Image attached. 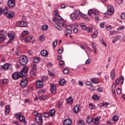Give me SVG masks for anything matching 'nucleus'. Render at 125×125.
I'll use <instances>...</instances> for the list:
<instances>
[{
  "label": "nucleus",
  "mask_w": 125,
  "mask_h": 125,
  "mask_svg": "<svg viewBox=\"0 0 125 125\" xmlns=\"http://www.w3.org/2000/svg\"><path fill=\"white\" fill-rule=\"evenodd\" d=\"M29 71L28 66H25L23 67V69L21 72H15L12 75V78L13 80H18L20 78L26 77L27 76V72Z\"/></svg>",
  "instance_id": "1"
},
{
  "label": "nucleus",
  "mask_w": 125,
  "mask_h": 125,
  "mask_svg": "<svg viewBox=\"0 0 125 125\" xmlns=\"http://www.w3.org/2000/svg\"><path fill=\"white\" fill-rule=\"evenodd\" d=\"M54 15L55 17L53 18V21L54 22L58 21V24H62L63 22V19L58 14L57 11L54 12Z\"/></svg>",
  "instance_id": "2"
},
{
  "label": "nucleus",
  "mask_w": 125,
  "mask_h": 125,
  "mask_svg": "<svg viewBox=\"0 0 125 125\" xmlns=\"http://www.w3.org/2000/svg\"><path fill=\"white\" fill-rule=\"evenodd\" d=\"M19 62L21 65L24 66L28 63V58L25 56H21L19 58Z\"/></svg>",
  "instance_id": "3"
},
{
  "label": "nucleus",
  "mask_w": 125,
  "mask_h": 125,
  "mask_svg": "<svg viewBox=\"0 0 125 125\" xmlns=\"http://www.w3.org/2000/svg\"><path fill=\"white\" fill-rule=\"evenodd\" d=\"M15 117L17 119L18 118L20 122H21L22 123H24V124H25L26 119L25 118V117L22 116V113H21V112L16 113L15 114Z\"/></svg>",
  "instance_id": "4"
},
{
  "label": "nucleus",
  "mask_w": 125,
  "mask_h": 125,
  "mask_svg": "<svg viewBox=\"0 0 125 125\" xmlns=\"http://www.w3.org/2000/svg\"><path fill=\"white\" fill-rule=\"evenodd\" d=\"M35 121L37 125H42V113H39L38 116L35 117Z\"/></svg>",
  "instance_id": "5"
},
{
  "label": "nucleus",
  "mask_w": 125,
  "mask_h": 125,
  "mask_svg": "<svg viewBox=\"0 0 125 125\" xmlns=\"http://www.w3.org/2000/svg\"><path fill=\"white\" fill-rule=\"evenodd\" d=\"M28 23L25 21H20L17 23V26L18 27H27Z\"/></svg>",
  "instance_id": "6"
},
{
  "label": "nucleus",
  "mask_w": 125,
  "mask_h": 125,
  "mask_svg": "<svg viewBox=\"0 0 125 125\" xmlns=\"http://www.w3.org/2000/svg\"><path fill=\"white\" fill-rule=\"evenodd\" d=\"M7 5L9 8H13L15 6V0H9L7 2Z\"/></svg>",
  "instance_id": "7"
},
{
  "label": "nucleus",
  "mask_w": 125,
  "mask_h": 125,
  "mask_svg": "<svg viewBox=\"0 0 125 125\" xmlns=\"http://www.w3.org/2000/svg\"><path fill=\"white\" fill-rule=\"evenodd\" d=\"M15 15V13L13 11H8V13L6 14V17L8 18V19H11V18H13L14 16Z\"/></svg>",
  "instance_id": "8"
},
{
  "label": "nucleus",
  "mask_w": 125,
  "mask_h": 125,
  "mask_svg": "<svg viewBox=\"0 0 125 125\" xmlns=\"http://www.w3.org/2000/svg\"><path fill=\"white\" fill-rule=\"evenodd\" d=\"M107 13L108 15H112L114 13V8L111 5L107 6Z\"/></svg>",
  "instance_id": "9"
},
{
  "label": "nucleus",
  "mask_w": 125,
  "mask_h": 125,
  "mask_svg": "<svg viewBox=\"0 0 125 125\" xmlns=\"http://www.w3.org/2000/svg\"><path fill=\"white\" fill-rule=\"evenodd\" d=\"M28 83V80L27 79H22L20 83V85L21 87H25Z\"/></svg>",
  "instance_id": "10"
},
{
  "label": "nucleus",
  "mask_w": 125,
  "mask_h": 125,
  "mask_svg": "<svg viewBox=\"0 0 125 125\" xmlns=\"http://www.w3.org/2000/svg\"><path fill=\"white\" fill-rule=\"evenodd\" d=\"M36 86L38 88H42L43 86V82L42 80H39L36 82Z\"/></svg>",
  "instance_id": "11"
},
{
  "label": "nucleus",
  "mask_w": 125,
  "mask_h": 125,
  "mask_svg": "<svg viewBox=\"0 0 125 125\" xmlns=\"http://www.w3.org/2000/svg\"><path fill=\"white\" fill-rule=\"evenodd\" d=\"M80 110H81V106L78 105H75L73 108V111L75 114H78L80 112Z\"/></svg>",
  "instance_id": "12"
},
{
  "label": "nucleus",
  "mask_w": 125,
  "mask_h": 125,
  "mask_svg": "<svg viewBox=\"0 0 125 125\" xmlns=\"http://www.w3.org/2000/svg\"><path fill=\"white\" fill-rule=\"evenodd\" d=\"M11 67V64L9 63H6L4 65L1 66V70H6L7 69H9Z\"/></svg>",
  "instance_id": "13"
},
{
  "label": "nucleus",
  "mask_w": 125,
  "mask_h": 125,
  "mask_svg": "<svg viewBox=\"0 0 125 125\" xmlns=\"http://www.w3.org/2000/svg\"><path fill=\"white\" fill-rule=\"evenodd\" d=\"M5 36H6V32L4 31H0V38L2 40H5Z\"/></svg>",
  "instance_id": "14"
},
{
  "label": "nucleus",
  "mask_w": 125,
  "mask_h": 125,
  "mask_svg": "<svg viewBox=\"0 0 125 125\" xmlns=\"http://www.w3.org/2000/svg\"><path fill=\"white\" fill-rule=\"evenodd\" d=\"M63 125H72V120L70 119H65L63 122Z\"/></svg>",
  "instance_id": "15"
},
{
  "label": "nucleus",
  "mask_w": 125,
  "mask_h": 125,
  "mask_svg": "<svg viewBox=\"0 0 125 125\" xmlns=\"http://www.w3.org/2000/svg\"><path fill=\"white\" fill-rule=\"evenodd\" d=\"M110 78L111 80H115L116 78V71L115 69H112L110 73Z\"/></svg>",
  "instance_id": "16"
},
{
  "label": "nucleus",
  "mask_w": 125,
  "mask_h": 125,
  "mask_svg": "<svg viewBox=\"0 0 125 125\" xmlns=\"http://www.w3.org/2000/svg\"><path fill=\"white\" fill-rule=\"evenodd\" d=\"M71 29H72L71 26H68L66 27V30L64 31L65 34H69V35H71V34H72V30H71Z\"/></svg>",
  "instance_id": "17"
},
{
  "label": "nucleus",
  "mask_w": 125,
  "mask_h": 125,
  "mask_svg": "<svg viewBox=\"0 0 125 125\" xmlns=\"http://www.w3.org/2000/svg\"><path fill=\"white\" fill-rule=\"evenodd\" d=\"M90 81L92 83L97 84L99 83L98 78H92L90 79Z\"/></svg>",
  "instance_id": "18"
},
{
  "label": "nucleus",
  "mask_w": 125,
  "mask_h": 125,
  "mask_svg": "<svg viewBox=\"0 0 125 125\" xmlns=\"http://www.w3.org/2000/svg\"><path fill=\"white\" fill-rule=\"evenodd\" d=\"M37 72V69H32L31 70L30 72V76L33 78V77H35V76H36V73Z\"/></svg>",
  "instance_id": "19"
},
{
  "label": "nucleus",
  "mask_w": 125,
  "mask_h": 125,
  "mask_svg": "<svg viewBox=\"0 0 125 125\" xmlns=\"http://www.w3.org/2000/svg\"><path fill=\"white\" fill-rule=\"evenodd\" d=\"M41 54L42 56L47 57V56H48V52H47L46 50H42L41 51Z\"/></svg>",
  "instance_id": "20"
},
{
  "label": "nucleus",
  "mask_w": 125,
  "mask_h": 125,
  "mask_svg": "<svg viewBox=\"0 0 125 125\" xmlns=\"http://www.w3.org/2000/svg\"><path fill=\"white\" fill-rule=\"evenodd\" d=\"M50 91L53 94L56 92V85L53 84L51 85Z\"/></svg>",
  "instance_id": "21"
},
{
  "label": "nucleus",
  "mask_w": 125,
  "mask_h": 125,
  "mask_svg": "<svg viewBox=\"0 0 125 125\" xmlns=\"http://www.w3.org/2000/svg\"><path fill=\"white\" fill-rule=\"evenodd\" d=\"M90 43L91 44V46L93 47L95 54H96L97 53V48H96V46L95 45V44H94V42H91Z\"/></svg>",
  "instance_id": "22"
},
{
  "label": "nucleus",
  "mask_w": 125,
  "mask_h": 125,
  "mask_svg": "<svg viewBox=\"0 0 125 125\" xmlns=\"http://www.w3.org/2000/svg\"><path fill=\"white\" fill-rule=\"evenodd\" d=\"M10 106L8 105L5 106V115H7L8 114H9L10 112Z\"/></svg>",
  "instance_id": "23"
},
{
  "label": "nucleus",
  "mask_w": 125,
  "mask_h": 125,
  "mask_svg": "<svg viewBox=\"0 0 125 125\" xmlns=\"http://www.w3.org/2000/svg\"><path fill=\"white\" fill-rule=\"evenodd\" d=\"M91 122H92V118L91 116H88L86 119V123H87L88 125H89Z\"/></svg>",
  "instance_id": "24"
},
{
  "label": "nucleus",
  "mask_w": 125,
  "mask_h": 125,
  "mask_svg": "<svg viewBox=\"0 0 125 125\" xmlns=\"http://www.w3.org/2000/svg\"><path fill=\"white\" fill-rule=\"evenodd\" d=\"M66 103L68 104H70L71 105V104H73V98L72 97H70L66 100Z\"/></svg>",
  "instance_id": "25"
},
{
  "label": "nucleus",
  "mask_w": 125,
  "mask_h": 125,
  "mask_svg": "<svg viewBox=\"0 0 125 125\" xmlns=\"http://www.w3.org/2000/svg\"><path fill=\"white\" fill-rule=\"evenodd\" d=\"M49 115L51 116V117H53L54 115H55V110L51 109L49 111Z\"/></svg>",
  "instance_id": "26"
},
{
  "label": "nucleus",
  "mask_w": 125,
  "mask_h": 125,
  "mask_svg": "<svg viewBox=\"0 0 125 125\" xmlns=\"http://www.w3.org/2000/svg\"><path fill=\"white\" fill-rule=\"evenodd\" d=\"M93 9H90L88 11V15L91 18H92V14H93Z\"/></svg>",
  "instance_id": "27"
},
{
  "label": "nucleus",
  "mask_w": 125,
  "mask_h": 125,
  "mask_svg": "<svg viewBox=\"0 0 125 125\" xmlns=\"http://www.w3.org/2000/svg\"><path fill=\"white\" fill-rule=\"evenodd\" d=\"M77 125H85L84 121H83V120H80L77 123Z\"/></svg>",
  "instance_id": "28"
},
{
  "label": "nucleus",
  "mask_w": 125,
  "mask_h": 125,
  "mask_svg": "<svg viewBox=\"0 0 125 125\" xmlns=\"http://www.w3.org/2000/svg\"><path fill=\"white\" fill-rule=\"evenodd\" d=\"M32 39H33V36H28L26 37V39H25L26 42H30V41H32Z\"/></svg>",
  "instance_id": "29"
},
{
  "label": "nucleus",
  "mask_w": 125,
  "mask_h": 125,
  "mask_svg": "<svg viewBox=\"0 0 125 125\" xmlns=\"http://www.w3.org/2000/svg\"><path fill=\"white\" fill-rule=\"evenodd\" d=\"M54 26L59 31H62V27L57 24V23H55Z\"/></svg>",
  "instance_id": "30"
},
{
  "label": "nucleus",
  "mask_w": 125,
  "mask_h": 125,
  "mask_svg": "<svg viewBox=\"0 0 125 125\" xmlns=\"http://www.w3.org/2000/svg\"><path fill=\"white\" fill-rule=\"evenodd\" d=\"M80 26L83 30L86 29V26H85L84 23H80Z\"/></svg>",
  "instance_id": "31"
},
{
  "label": "nucleus",
  "mask_w": 125,
  "mask_h": 125,
  "mask_svg": "<svg viewBox=\"0 0 125 125\" xmlns=\"http://www.w3.org/2000/svg\"><path fill=\"white\" fill-rule=\"evenodd\" d=\"M8 36L10 39V40H14L15 36H14V34L9 33L8 34Z\"/></svg>",
  "instance_id": "32"
},
{
  "label": "nucleus",
  "mask_w": 125,
  "mask_h": 125,
  "mask_svg": "<svg viewBox=\"0 0 125 125\" xmlns=\"http://www.w3.org/2000/svg\"><path fill=\"white\" fill-rule=\"evenodd\" d=\"M99 118H96L94 119V125H98L99 124Z\"/></svg>",
  "instance_id": "33"
},
{
  "label": "nucleus",
  "mask_w": 125,
  "mask_h": 125,
  "mask_svg": "<svg viewBox=\"0 0 125 125\" xmlns=\"http://www.w3.org/2000/svg\"><path fill=\"white\" fill-rule=\"evenodd\" d=\"M59 65L62 68H63V67H64L65 66V62H64V61H61L59 62Z\"/></svg>",
  "instance_id": "34"
},
{
  "label": "nucleus",
  "mask_w": 125,
  "mask_h": 125,
  "mask_svg": "<svg viewBox=\"0 0 125 125\" xmlns=\"http://www.w3.org/2000/svg\"><path fill=\"white\" fill-rule=\"evenodd\" d=\"M89 108L91 110H94V109H96V106H95V105H94L92 104H90Z\"/></svg>",
  "instance_id": "35"
},
{
  "label": "nucleus",
  "mask_w": 125,
  "mask_h": 125,
  "mask_svg": "<svg viewBox=\"0 0 125 125\" xmlns=\"http://www.w3.org/2000/svg\"><path fill=\"white\" fill-rule=\"evenodd\" d=\"M113 87H114V88H116V85H115V84L113 85L112 86V88H111L112 93H113L114 96H115V93H116V91H115V89H113Z\"/></svg>",
  "instance_id": "36"
},
{
  "label": "nucleus",
  "mask_w": 125,
  "mask_h": 125,
  "mask_svg": "<svg viewBox=\"0 0 125 125\" xmlns=\"http://www.w3.org/2000/svg\"><path fill=\"white\" fill-rule=\"evenodd\" d=\"M65 83H66V81L64 79H62L59 81V83L60 84H61V85H64V84H65Z\"/></svg>",
  "instance_id": "37"
},
{
  "label": "nucleus",
  "mask_w": 125,
  "mask_h": 125,
  "mask_svg": "<svg viewBox=\"0 0 125 125\" xmlns=\"http://www.w3.org/2000/svg\"><path fill=\"white\" fill-rule=\"evenodd\" d=\"M58 42V40L57 39L55 40V41L53 42V47H56V45H57V43Z\"/></svg>",
  "instance_id": "38"
},
{
  "label": "nucleus",
  "mask_w": 125,
  "mask_h": 125,
  "mask_svg": "<svg viewBox=\"0 0 125 125\" xmlns=\"http://www.w3.org/2000/svg\"><path fill=\"white\" fill-rule=\"evenodd\" d=\"M39 40L42 42H43L45 40V38H44V36L43 35H41L39 37Z\"/></svg>",
  "instance_id": "39"
},
{
  "label": "nucleus",
  "mask_w": 125,
  "mask_h": 125,
  "mask_svg": "<svg viewBox=\"0 0 125 125\" xmlns=\"http://www.w3.org/2000/svg\"><path fill=\"white\" fill-rule=\"evenodd\" d=\"M74 14H75L76 15H80L81 14V11L77 9L75 10Z\"/></svg>",
  "instance_id": "40"
},
{
  "label": "nucleus",
  "mask_w": 125,
  "mask_h": 125,
  "mask_svg": "<svg viewBox=\"0 0 125 125\" xmlns=\"http://www.w3.org/2000/svg\"><path fill=\"white\" fill-rule=\"evenodd\" d=\"M42 30H43V31H46L47 29H48V25L46 24L43 25L42 27Z\"/></svg>",
  "instance_id": "41"
},
{
  "label": "nucleus",
  "mask_w": 125,
  "mask_h": 125,
  "mask_svg": "<svg viewBox=\"0 0 125 125\" xmlns=\"http://www.w3.org/2000/svg\"><path fill=\"white\" fill-rule=\"evenodd\" d=\"M93 100H98L99 99V97L97 95H95L92 96Z\"/></svg>",
  "instance_id": "42"
},
{
  "label": "nucleus",
  "mask_w": 125,
  "mask_h": 125,
  "mask_svg": "<svg viewBox=\"0 0 125 125\" xmlns=\"http://www.w3.org/2000/svg\"><path fill=\"white\" fill-rule=\"evenodd\" d=\"M27 35H29V31H24L21 33V35L23 36H27Z\"/></svg>",
  "instance_id": "43"
},
{
  "label": "nucleus",
  "mask_w": 125,
  "mask_h": 125,
  "mask_svg": "<svg viewBox=\"0 0 125 125\" xmlns=\"http://www.w3.org/2000/svg\"><path fill=\"white\" fill-rule=\"evenodd\" d=\"M2 12H3V15H6V14L8 13V10H7V8H6L5 9H4V10L2 11Z\"/></svg>",
  "instance_id": "44"
},
{
  "label": "nucleus",
  "mask_w": 125,
  "mask_h": 125,
  "mask_svg": "<svg viewBox=\"0 0 125 125\" xmlns=\"http://www.w3.org/2000/svg\"><path fill=\"white\" fill-rule=\"evenodd\" d=\"M40 97V100H45L46 99V97H45L44 95L39 96Z\"/></svg>",
  "instance_id": "45"
},
{
  "label": "nucleus",
  "mask_w": 125,
  "mask_h": 125,
  "mask_svg": "<svg viewBox=\"0 0 125 125\" xmlns=\"http://www.w3.org/2000/svg\"><path fill=\"white\" fill-rule=\"evenodd\" d=\"M93 14L94 15H99V12L98 11V10H96V9H93Z\"/></svg>",
  "instance_id": "46"
},
{
  "label": "nucleus",
  "mask_w": 125,
  "mask_h": 125,
  "mask_svg": "<svg viewBox=\"0 0 125 125\" xmlns=\"http://www.w3.org/2000/svg\"><path fill=\"white\" fill-rule=\"evenodd\" d=\"M79 26V24L78 23H73L72 25L70 26V27L72 28H73V29L76 28L77 27Z\"/></svg>",
  "instance_id": "47"
},
{
  "label": "nucleus",
  "mask_w": 125,
  "mask_h": 125,
  "mask_svg": "<svg viewBox=\"0 0 125 125\" xmlns=\"http://www.w3.org/2000/svg\"><path fill=\"white\" fill-rule=\"evenodd\" d=\"M31 66L32 67V68H33V69H35V70H37V64H36V63L35 62L32 63Z\"/></svg>",
  "instance_id": "48"
},
{
  "label": "nucleus",
  "mask_w": 125,
  "mask_h": 125,
  "mask_svg": "<svg viewBox=\"0 0 125 125\" xmlns=\"http://www.w3.org/2000/svg\"><path fill=\"white\" fill-rule=\"evenodd\" d=\"M40 61V58L37 57H35L34 59V63H38Z\"/></svg>",
  "instance_id": "49"
},
{
  "label": "nucleus",
  "mask_w": 125,
  "mask_h": 125,
  "mask_svg": "<svg viewBox=\"0 0 125 125\" xmlns=\"http://www.w3.org/2000/svg\"><path fill=\"white\" fill-rule=\"evenodd\" d=\"M75 13H72L70 15V18L72 20H75L76 19V17L75 16Z\"/></svg>",
  "instance_id": "50"
},
{
  "label": "nucleus",
  "mask_w": 125,
  "mask_h": 125,
  "mask_svg": "<svg viewBox=\"0 0 125 125\" xmlns=\"http://www.w3.org/2000/svg\"><path fill=\"white\" fill-rule=\"evenodd\" d=\"M97 37V31H94L93 34L92 35V38H93V39H95Z\"/></svg>",
  "instance_id": "51"
},
{
  "label": "nucleus",
  "mask_w": 125,
  "mask_h": 125,
  "mask_svg": "<svg viewBox=\"0 0 125 125\" xmlns=\"http://www.w3.org/2000/svg\"><path fill=\"white\" fill-rule=\"evenodd\" d=\"M116 92L117 93V94H121V93H122V90H121V88H118L116 89Z\"/></svg>",
  "instance_id": "52"
},
{
  "label": "nucleus",
  "mask_w": 125,
  "mask_h": 125,
  "mask_svg": "<svg viewBox=\"0 0 125 125\" xmlns=\"http://www.w3.org/2000/svg\"><path fill=\"white\" fill-rule=\"evenodd\" d=\"M32 114H33V116H36V117H37V116L39 115L40 113H38V111L34 110Z\"/></svg>",
  "instance_id": "53"
},
{
  "label": "nucleus",
  "mask_w": 125,
  "mask_h": 125,
  "mask_svg": "<svg viewBox=\"0 0 125 125\" xmlns=\"http://www.w3.org/2000/svg\"><path fill=\"white\" fill-rule=\"evenodd\" d=\"M115 83L116 85H118L119 84V83H120V79L119 78H117L115 80Z\"/></svg>",
  "instance_id": "54"
},
{
  "label": "nucleus",
  "mask_w": 125,
  "mask_h": 125,
  "mask_svg": "<svg viewBox=\"0 0 125 125\" xmlns=\"http://www.w3.org/2000/svg\"><path fill=\"white\" fill-rule=\"evenodd\" d=\"M43 116L44 118H48L49 114H48V113L44 112L43 114Z\"/></svg>",
  "instance_id": "55"
},
{
  "label": "nucleus",
  "mask_w": 125,
  "mask_h": 125,
  "mask_svg": "<svg viewBox=\"0 0 125 125\" xmlns=\"http://www.w3.org/2000/svg\"><path fill=\"white\" fill-rule=\"evenodd\" d=\"M118 120H119V118H118V116H117L116 115L113 117V122H117V121H118Z\"/></svg>",
  "instance_id": "56"
},
{
  "label": "nucleus",
  "mask_w": 125,
  "mask_h": 125,
  "mask_svg": "<svg viewBox=\"0 0 125 125\" xmlns=\"http://www.w3.org/2000/svg\"><path fill=\"white\" fill-rule=\"evenodd\" d=\"M48 79V77L47 76H43L42 77V80L43 82H45L47 81V80Z\"/></svg>",
  "instance_id": "57"
},
{
  "label": "nucleus",
  "mask_w": 125,
  "mask_h": 125,
  "mask_svg": "<svg viewBox=\"0 0 125 125\" xmlns=\"http://www.w3.org/2000/svg\"><path fill=\"white\" fill-rule=\"evenodd\" d=\"M87 32H89V33H90L91 32H92V28L91 27H87V28H86Z\"/></svg>",
  "instance_id": "58"
},
{
  "label": "nucleus",
  "mask_w": 125,
  "mask_h": 125,
  "mask_svg": "<svg viewBox=\"0 0 125 125\" xmlns=\"http://www.w3.org/2000/svg\"><path fill=\"white\" fill-rule=\"evenodd\" d=\"M100 28H104V27H105V22H102L100 24Z\"/></svg>",
  "instance_id": "59"
},
{
  "label": "nucleus",
  "mask_w": 125,
  "mask_h": 125,
  "mask_svg": "<svg viewBox=\"0 0 125 125\" xmlns=\"http://www.w3.org/2000/svg\"><path fill=\"white\" fill-rule=\"evenodd\" d=\"M108 105H110V104L108 102H105L103 103V105H104V107H107V106H108Z\"/></svg>",
  "instance_id": "60"
},
{
  "label": "nucleus",
  "mask_w": 125,
  "mask_h": 125,
  "mask_svg": "<svg viewBox=\"0 0 125 125\" xmlns=\"http://www.w3.org/2000/svg\"><path fill=\"white\" fill-rule=\"evenodd\" d=\"M97 90L99 92H103V88L101 87L97 88Z\"/></svg>",
  "instance_id": "61"
},
{
  "label": "nucleus",
  "mask_w": 125,
  "mask_h": 125,
  "mask_svg": "<svg viewBox=\"0 0 125 125\" xmlns=\"http://www.w3.org/2000/svg\"><path fill=\"white\" fill-rule=\"evenodd\" d=\"M45 92V89L40 90L38 91V93H44Z\"/></svg>",
  "instance_id": "62"
},
{
  "label": "nucleus",
  "mask_w": 125,
  "mask_h": 125,
  "mask_svg": "<svg viewBox=\"0 0 125 125\" xmlns=\"http://www.w3.org/2000/svg\"><path fill=\"white\" fill-rule=\"evenodd\" d=\"M63 73L64 74H65V75L67 74H69V70H68V69H64L63 71Z\"/></svg>",
  "instance_id": "63"
},
{
  "label": "nucleus",
  "mask_w": 125,
  "mask_h": 125,
  "mask_svg": "<svg viewBox=\"0 0 125 125\" xmlns=\"http://www.w3.org/2000/svg\"><path fill=\"white\" fill-rule=\"evenodd\" d=\"M121 18L122 19H125V13H122L121 15Z\"/></svg>",
  "instance_id": "64"
}]
</instances>
